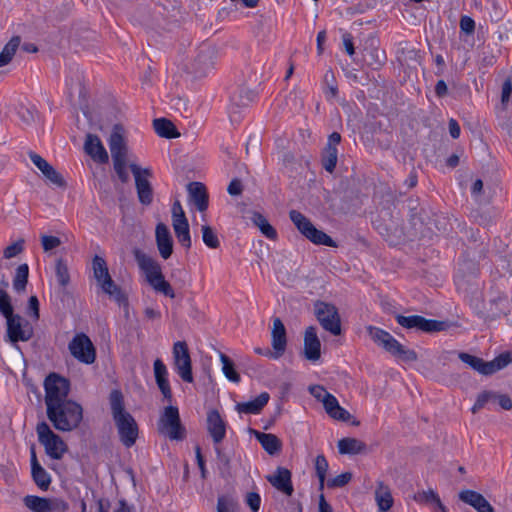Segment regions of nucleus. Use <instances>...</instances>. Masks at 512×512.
Segmentation results:
<instances>
[{"label": "nucleus", "mask_w": 512, "mask_h": 512, "mask_svg": "<svg viewBox=\"0 0 512 512\" xmlns=\"http://www.w3.org/2000/svg\"><path fill=\"white\" fill-rule=\"evenodd\" d=\"M111 415L121 443L132 447L138 438L139 428L134 417L126 410L124 397L120 390H112L109 395Z\"/></svg>", "instance_id": "nucleus-1"}, {"label": "nucleus", "mask_w": 512, "mask_h": 512, "mask_svg": "<svg viewBox=\"0 0 512 512\" xmlns=\"http://www.w3.org/2000/svg\"><path fill=\"white\" fill-rule=\"evenodd\" d=\"M114 171L122 183L129 181L128 163V129L123 123H115L107 140Z\"/></svg>", "instance_id": "nucleus-2"}, {"label": "nucleus", "mask_w": 512, "mask_h": 512, "mask_svg": "<svg viewBox=\"0 0 512 512\" xmlns=\"http://www.w3.org/2000/svg\"><path fill=\"white\" fill-rule=\"evenodd\" d=\"M135 260L140 270L144 273L148 284L157 292L171 299L175 298V292L168 281L165 280L161 265L156 259L138 248L133 250Z\"/></svg>", "instance_id": "nucleus-3"}, {"label": "nucleus", "mask_w": 512, "mask_h": 512, "mask_svg": "<svg viewBox=\"0 0 512 512\" xmlns=\"http://www.w3.org/2000/svg\"><path fill=\"white\" fill-rule=\"evenodd\" d=\"M47 417L55 429L68 432L80 425L83 419V409L77 402L66 400L48 409Z\"/></svg>", "instance_id": "nucleus-4"}, {"label": "nucleus", "mask_w": 512, "mask_h": 512, "mask_svg": "<svg viewBox=\"0 0 512 512\" xmlns=\"http://www.w3.org/2000/svg\"><path fill=\"white\" fill-rule=\"evenodd\" d=\"M366 329L373 342L381 346L386 352L405 362L417 361V353L414 350L407 349L387 331L374 326H368Z\"/></svg>", "instance_id": "nucleus-5"}, {"label": "nucleus", "mask_w": 512, "mask_h": 512, "mask_svg": "<svg viewBox=\"0 0 512 512\" xmlns=\"http://www.w3.org/2000/svg\"><path fill=\"white\" fill-rule=\"evenodd\" d=\"M458 357L462 362L466 363L480 374L486 376L492 375L512 363V354L509 352L501 353L491 361H484L482 358L465 352L459 353Z\"/></svg>", "instance_id": "nucleus-6"}, {"label": "nucleus", "mask_w": 512, "mask_h": 512, "mask_svg": "<svg viewBox=\"0 0 512 512\" xmlns=\"http://www.w3.org/2000/svg\"><path fill=\"white\" fill-rule=\"evenodd\" d=\"M289 217L299 232L316 245L336 247L335 241L325 232L318 230L312 222L297 210H291Z\"/></svg>", "instance_id": "nucleus-7"}, {"label": "nucleus", "mask_w": 512, "mask_h": 512, "mask_svg": "<svg viewBox=\"0 0 512 512\" xmlns=\"http://www.w3.org/2000/svg\"><path fill=\"white\" fill-rule=\"evenodd\" d=\"M44 387L47 411L53 406L68 400L70 384L66 378L52 373L45 379Z\"/></svg>", "instance_id": "nucleus-8"}, {"label": "nucleus", "mask_w": 512, "mask_h": 512, "mask_svg": "<svg viewBox=\"0 0 512 512\" xmlns=\"http://www.w3.org/2000/svg\"><path fill=\"white\" fill-rule=\"evenodd\" d=\"M158 430L171 440H182L185 437L177 407L170 405L164 408L158 421Z\"/></svg>", "instance_id": "nucleus-9"}, {"label": "nucleus", "mask_w": 512, "mask_h": 512, "mask_svg": "<svg viewBox=\"0 0 512 512\" xmlns=\"http://www.w3.org/2000/svg\"><path fill=\"white\" fill-rule=\"evenodd\" d=\"M36 432L47 455L56 460L61 459L67 451V445L61 437L55 434L46 422L39 423Z\"/></svg>", "instance_id": "nucleus-10"}, {"label": "nucleus", "mask_w": 512, "mask_h": 512, "mask_svg": "<svg viewBox=\"0 0 512 512\" xmlns=\"http://www.w3.org/2000/svg\"><path fill=\"white\" fill-rule=\"evenodd\" d=\"M314 313L323 329L335 336L341 334L340 315L333 304L317 301L314 305Z\"/></svg>", "instance_id": "nucleus-11"}, {"label": "nucleus", "mask_w": 512, "mask_h": 512, "mask_svg": "<svg viewBox=\"0 0 512 512\" xmlns=\"http://www.w3.org/2000/svg\"><path fill=\"white\" fill-rule=\"evenodd\" d=\"M217 50L214 46L203 45L190 65V72L196 77L206 76L215 66Z\"/></svg>", "instance_id": "nucleus-12"}, {"label": "nucleus", "mask_w": 512, "mask_h": 512, "mask_svg": "<svg viewBox=\"0 0 512 512\" xmlns=\"http://www.w3.org/2000/svg\"><path fill=\"white\" fill-rule=\"evenodd\" d=\"M71 355L79 362L92 364L96 359V350L90 338L84 334H76L68 345Z\"/></svg>", "instance_id": "nucleus-13"}, {"label": "nucleus", "mask_w": 512, "mask_h": 512, "mask_svg": "<svg viewBox=\"0 0 512 512\" xmlns=\"http://www.w3.org/2000/svg\"><path fill=\"white\" fill-rule=\"evenodd\" d=\"M129 168L135 178V186L139 201L143 205H150L153 200L152 186L149 182L151 170L149 168L142 169L135 163H130Z\"/></svg>", "instance_id": "nucleus-14"}, {"label": "nucleus", "mask_w": 512, "mask_h": 512, "mask_svg": "<svg viewBox=\"0 0 512 512\" xmlns=\"http://www.w3.org/2000/svg\"><path fill=\"white\" fill-rule=\"evenodd\" d=\"M173 360L175 369L179 376L181 377V379L185 382L192 383L193 374L191 358L187 343L185 341H177L176 343H174Z\"/></svg>", "instance_id": "nucleus-15"}, {"label": "nucleus", "mask_w": 512, "mask_h": 512, "mask_svg": "<svg viewBox=\"0 0 512 512\" xmlns=\"http://www.w3.org/2000/svg\"><path fill=\"white\" fill-rule=\"evenodd\" d=\"M7 320V336L12 343L19 341H28L33 331L19 315L13 313L6 317Z\"/></svg>", "instance_id": "nucleus-16"}, {"label": "nucleus", "mask_w": 512, "mask_h": 512, "mask_svg": "<svg viewBox=\"0 0 512 512\" xmlns=\"http://www.w3.org/2000/svg\"><path fill=\"white\" fill-rule=\"evenodd\" d=\"M271 337L274 352L267 350L264 354L278 359L284 354L287 345L286 328L280 318H274L273 320Z\"/></svg>", "instance_id": "nucleus-17"}, {"label": "nucleus", "mask_w": 512, "mask_h": 512, "mask_svg": "<svg viewBox=\"0 0 512 512\" xmlns=\"http://www.w3.org/2000/svg\"><path fill=\"white\" fill-rule=\"evenodd\" d=\"M29 158L32 163L41 171L43 176L57 187H66V181L63 176L42 156L35 152H29Z\"/></svg>", "instance_id": "nucleus-18"}, {"label": "nucleus", "mask_w": 512, "mask_h": 512, "mask_svg": "<svg viewBox=\"0 0 512 512\" xmlns=\"http://www.w3.org/2000/svg\"><path fill=\"white\" fill-rule=\"evenodd\" d=\"M84 151L91 159L100 164H106L109 161V155L106 151L100 137L88 133L84 141Z\"/></svg>", "instance_id": "nucleus-19"}, {"label": "nucleus", "mask_w": 512, "mask_h": 512, "mask_svg": "<svg viewBox=\"0 0 512 512\" xmlns=\"http://www.w3.org/2000/svg\"><path fill=\"white\" fill-rule=\"evenodd\" d=\"M266 479L274 488L285 495L291 496L293 494L291 472L287 468L278 467L273 474L267 475Z\"/></svg>", "instance_id": "nucleus-20"}, {"label": "nucleus", "mask_w": 512, "mask_h": 512, "mask_svg": "<svg viewBox=\"0 0 512 512\" xmlns=\"http://www.w3.org/2000/svg\"><path fill=\"white\" fill-rule=\"evenodd\" d=\"M341 141V135L333 132L322 152V165L327 172L332 173L337 164V145Z\"/></svg>", "instance_id": "nucleus-21"}, {"label": "nucleus", "mask_w": 512, "mask_h": 512, "mask_svg": "<svg viewBox=\"0 0 512 512\" xmlns=\"http://www.w3.org/2000/svg\"><path fill=\"white\" fill-rule=\"evenodd\" d=\"M304 356L307 360L314 362L318 361L321 357V342L314 326H309L305 330Z\"/></svg>", "instance_id": "nucleus-22"}, {"label": "nucleus", "mask_w": 512, "mask_h": 512, "mask_svg": "<svg viewBox=\"0 0 512 512\" xmlns=\"http://www.w3.org/2000/svg\"><path fill=\"white\" fill-rule=\"evenodd\" d=\"M189 200L192 202L197 210L204 213L209 204V196L206 187L201 182H191L187 186Z\"/></svg>", "instance_id": "nucleus-23"}, {"label": "nucleus", "mask_w": 512, "mask_h": 512, "mask_svg": "<svg viewBox=\"0 0 512 512\" xmlns=\"http://www.w3.org/2000/svg\"><path fill=\"white\" fill-rule=\"evenodd\" d=\"M156 244L163 259H168L173 252V240L170 231L164 223H158L155 230Z\"/></svg>", "instance_id": "nucleus-24"}, {"label": "nucleus", "mask_w": 512, "mask_h": 512, "mask_svg": "<svg viewBox=\"0 0 512 512\" xmlns=\"http://www.w3.org/2000/svg\"><path fill=\"white\" fill-rule=\"evenodd\" d=\"M207 430L215 443H220L226 434V424L217 410L207 413Z\"/></svg>", "instance_id": "nucleus-25"}, {"label": "nucleus", "mask_w": 512, "mask_h": 512, "mask_svg": "<svg viewBox=\"0 0 512 512\" xmlns=\"http://www.w3.org/2000/svg\"><path fill=\"white\" fill-rule=\"evenodd\" d=\"M459 499L472 506L478 512H494L492 505L484 496L473 490H463L459 493Z\"/></svg>", "instance_id": "nucleus-26"}, {"label": "nucleus", "mask_w": 512, "mask_h": 512, "mask_svg": "<svg viewBox=\"0 0 512 512\" xmlns=\"http://www.w3.org/2000/svg\"><path fill=\"white\" fill-rule=\"evenodd\" d=\"M154 375L158 388L160 389L163 397L168 401L172 400V391L167 379L168 371L165 364L160 359L154 361Z\"/></svg>", "instance_id": "nucleus-27"}, {"label": "nucleus", "mask_w": 512, "mask_h": 512, "mask_svg": "<svg viewBox=\"0 0 512 512\" xmlns=\"http://www.w3.org/2000/svg\"><path fill=\"white\" fill-rule=\"evenodd\" d=\"M323 407L326 413L334 420L347 422L350 420V413L339 405L338 400L334 395L330 393V395H326V398L323 399Z\"/></svg>", "instance_id": "nucleus-28"}, {"label": "nucleus", "mask_w": 512, "mask_h": 512, "mask_svg": "<svg viewBox=\"0 0 512 512\" xmlns=\"http://www.w3.org/2000/svg\"><path fill=\"white\" fill-rule=\"evenodd\" d=\"M102 291L114 299L119 306H128V298L122 289L109 277L98 284Z\"/></svg>", "instance_id": "nucleus-29"}, {"label": "nucleus", "mask_w": 512, "mask_h": 512, "mask_svg": "<svg viewBox=\"0 0 512 512\" xmlns=\"http://www.w3.org/2000/svg\"><path fill=\"white\" fill-rule=\"evenodd\" d=\"M269 398V394L267 392H263L252 401L238 403L236 409L239 413L258 414L268 403Z\"/></svg>", "instance_id": "nucleus-30"}, {"label": "nucleus", "mask_w": 512, "mask_h": 512, "mask_svg": "<svg viewBox=\"0 0 512 512\" xmlns=\"http://www.w3.org/2000/svg\"><path fill=\"white\" fill-rule=\"evenodd\" d=\"M337 446L340 454L356 455L364 453L367 449L363 441L351 437L339 440Z\"/></svg>", "instance_id": "nucleus-31"}, {"label": "nucleus", "mask_w": 512, "mask_h": 512, "mask_svg": "<svg viewBox=\"0 0 512 512\" xmlns=\"http://www.w3.org/2000/svg\"><path fill=\"white\" fill-rule=\"evenodd\" d=\"M375 500L379 510L382 512L388 511L393 505V498L390 488L383 482H378V486L375 491Z\"/></svg>", "instance_id": "nucleus-32"}, {"label": "nucleus", "mask_w": 512, "mask_h": 512, "mask_svg": "<svg viewBox=\"0 0 512 512\" xmlns=\"http://www.w3.org/2000/svg\"><path fill=\"white\" fill-rule=\"evenodd\" d=\"M257 440L260 442L264 450L269 453L270 455H273L281 450V441L280 439L274 435V434H268V433H262L257 432L256 433Z\"/></svg>", "instance_id": "nucleus-33"}, {"label": "nucleus", "mask_w": 512, "mask_h": 512, "mask_svg": "<svg viewBox=\"0 0 512 512\" xmlns=\"http://www.w3.org/2000/svg\"><path fill=\"white\" fill-rule=\"evenodd\" d=\"M413 499L419 504H435L441 512H448L438 494L433 489L419 491L414 494Z\"/></svg>", "instance_id": "nucleus-34"}, {"label": "nucleus", "mask_w": 512, "mask_h": 512, "mask_svg": "<svg viewBox=\"0 0 512 512\" xmlns=\"http://www.w3.org/2000/svg\"><path fill=\"white\" fill-rule=\"evenodd\" d=\"M153 127L160 137L176 138L180 135L177 132L175 125L170 120L165 118L155 119L153 121Z\"/></svg>", "instance_id": "nucleus-35"}, {"label": "nucleus", "mask_w": 512, "mask_h": 512, "mask_svg": "<svg viewBox=\"0 0 512 512\" xmlns=\"http://www.w3.org/2000/svg\"><path fill=\"white\" fill-rule=\"evenodd\" d=\"M251 220L268 239L275 240L277 238L276 230L262 214L254 212Z\"/></svg>", "instance_id": "nucleus-36"}, {"label": "nucleus", "mask_w": 512, "mask_h": 512, "mask_svg": "<svg viewBox=\"0 0 512 512\" xmlns=\"http://www.w3.org/2000/svg\"><path fill=\"white\" fill-rule=\"evenodd\" d=\"M415 328L424 332H438L445 330L447 328V324L443 321L426 319L422 316H418Z\"/></svg>", "instance_id": "nucleus-37"}, {"label": "nucleus", "mask_w": 512, "mask_h": 512, "mask_svg": "<svg viewBox=\"0 0 512 512\" xmlns=\"http://www.w3.org/2000/svg\"><path fill=\"white\" fill-rule=\"evenodd\" d=\"M92 269L97 284L111 277L104 258L96 255L92 261Z\"/></svg>", "instance_id": "nucleus-38"}, {"label": "nucleus", "mask_w": 512, "mask_h": 512, "mask_svg": "<svg viewBox=\"0 0 512 512\" xmlns=\"http://www.w3.org/2000/svg\"><path fill=\"white\" fill-rule=\"evenodd\" d=\"M20 44L19 37H13L3 48L0 53V67L9 64L14 57Z\"/></svg>", "instance_id": "nucleus-39"}, {"label": "nucleus", "mask_w": 512, "mask_h": 512, "mask_svg": "<svg viewBox=\"0 0 512 512\" xmlns=\"http://www.w3.org/2000/svg\"><path fill=\"white\" fill-rule=\"evenodd\" d=\"M23 502L32 512H47L48 498L27 495L23 498Z\"/></svg>", "instance_id": "nucleus-40"}, {"label": "nucleus", "mask_w": 512, "mask_h": 512, "mask_svg": "<svg viewBox=\"0 0 512 512\" xmlns=\"http://www.w3.org/2000/svg\"><path fill=\"white\" fill-rule=\"evenodd\" d=\"M203 243L210 249H218L220 247V240L215 230L208 224L201 226Z\"/></svg>", "instance_id": "nucleus-41"}, {"label": "nucleus", "mask_w": 512, "mask_h": 512, "mask_svg": "<svg viewBox=\"0 0 512 512\" xmlns=\"http://www.w3.org/2000/svg\"><path fill=\"white\" fill-rule=\"evenodd\" d=\"M219 358L222 363V371L226 378L234 383H238L240 381V375L235 370L232 360L224 353H220Z\"/></svg>", "instance_id": "nucleus-42"}, {"label": "nucleus", "mask_w": 512, "mask_h": 512, "mask_svg": "<svg viewBox=\"0 0 512 512\" xmlns=\"http://www.w3.org/2000/svg\"><path fill=\"white\" fill-rule=\"evenodd\" d=\"M29 268L27 264H21L16 269V275L13 280V287L17 292H23L28 282Z\"/></svg>", "instance_id": "nucleus-43"}, {"label": "nucleus", "mask_w": 512, "mask_h": 512, "mask_svg": "<svg viewBox=\"0 0 512 512\" xmlns=\"http://www.w3.org/2000/svg\"><path fill=\"white\" fill-rule=\"evenodd\" d=\"M496 392L494 391H482L478 394L477 399L471 409L473 414H476L479 410L485 407L488 403H496Z\"/></svg>", "instance_id": "nucleus-44"}, {"label": "nucleus", "mask_w": 512, "mask_h": 512, "mask_svg": "<svg viewBox=\"0 0 512 512\" xmlns=\"http://www.w3.org/2000/svg\"><path fill=\"white\" fill-rule=\"evenodd\" d=\"M315 471L319 479V489L322 490L325 485L326 474L328 471V462L324 455H318L315 459Z\"/></svg>", "instance_id": "nucleus-45"}, {"label": "nucleus", "mask_w": 512, "mask_h": 512, "mask_svg": "<svg viewBox=\"0 0 512 512\" xmlns=\"http://www.w3.org/2000/svg\"><path fill=\"white\" fill-rule=\"evenodd\" d=\"M32 477L41 490H47L49 488L51 478L42 466L32 469Z\"/></svg>", "instance_id": "nucleus-46"}, {"label": "nucleus", "mask_w": 512, "mask_h": 512, "mask_svg": "<svg viewBox=\"0 0 512 512\" xmlns=\"http://www.w3.org/2000/svg\"><path fill=\"white\" fill-rule=\"evenodd\" d=\"M55 273L58 283L62 287H66L70 282V275L67 264L63 259L56 261Z\"/></svg>", "instance_id": "nucleus-47"}, {"label": "nucleus", "mask_w": 512, "mask_h": 512, "mask_svg": "<svg viewBox=\"0 0 512 512\" xmlns=\"http://www.w3.org/2000/svg\"><path fill=\"white\" fill-rule=\"evenodd\" d=\"M352 479L351 472H344L334 478L329 479L326 484L328 488H340L347 485Z\"/></svg>", "instance_id": "nucleus-48"}, {"label": "nucleus", "mask_w": 512, "mask_h": 512, "mask_svg": "<svg viewBox=\"0 0 512 512\" xmlns=\"http://www.w3.org/2000/svg\"><path fill=\"white\" fill-rule=\"evenodd\" d=\"M69 504L61 498H48L47 512H67Z\"/></svg>", "instance_id": "nucleus-49"}, {"label": "nucleus", "mask_w": 512, "mask_h": 512, "mask_svg": "<svg viewBox=\"0 0 512 512\" xmlns=\"http://www.w3.org/2000/svg\"><path fill=\"white\" fill-rule=\"evenodd\" d=\"M24 239H19L4 249L3 256L6 259H11L20 254L24 249Z\"/></svg>", "instance_id": "nucleus-50"}, {"label": "nucleus", "mask_w": 512, "mask_h": 512, "mask_svg": "<svg viewBox=\"0 0 512 512\" xmlns=\"http://www.w3.org/2000/svg\"><path fill=\"white\" fill-rule=\"evenodd\" d=\"M61 240L56 236L42 235L41 244L44 252H50L51 250L61 245Z\"/></svg>", "instance_id": "nucleus-51"}, {"label": "nucleus", "mask_w": 512, "mask_h": 512, "mask_svg": "<svg viewBox=\"0 0 512 512\" xmlns=\"http://www.w3.org/2000/svg\"><path fill=\"white\" fill-rule=\"evenodd\" d=\"M235 506L236 504L231 497L220 496L217 501V512H233Z\"/></svg>", "instance_id": "nucleus-52"}, {"label": "nucleus", "mask_w": 512, "mask_h": 512, "mask_svg": "<svg viewBox=\"0 0 512 512\" xmlns=\"http://www.w3.org/2000/svg\"><path fill=\"white\" fill-rule=\"evenodd\" d=\"M0 312L6 318L13 313V308L10 303L8 294L0 289Z\"/></svg>", "instance_id": "nucleus-53"}, {"label": "nucleus", "mask_w": 512, "mask_h": 512, "mask_svg": "<svg viewBox=\"0 0 512 512\" xmlns=\"http://www.w3.org/2000/svg\"><path fill=\"white\" fill-rule=\"evenodd\" d=\"M418 316L419 315H412V316L398 315L396 317V320H397L398 324L401 325L402 327L407 328V329H412V328H415V326H416V321L418 319Z\"/></svg>", "instance_id": "nucleus-54"}, {"label": "nucleus", "mask_w": 512, "mask_h": 512, "mask_svg": "<svg viewBox=\"0 0 512 512\" xmlns=\"http://www.w3.org/2000/svg\"><path fill=\"white\" fill-rule=\"evenodd\" d=\"M512 93V82L510 78H507L503 85L501 91V103L503 106H506L510 101V96Z\"/></svg>", "instance_id": "nucleus-55"}, {"label": "nucleus", "mask_w": 512, "mask_h": 512, "mask_svg": "<svg viewBox=\"0 0 512 512\" xmlns=\"http://www.w3.org/2000/svg\"><path fill=\"white\" fill-rule=\"evenodd\" d=\"M246 503L252 512H258L260 508L261 498L258 493L250 492L246 496Z\"/></svg>", "instance_id": "nucleus-56"}, {"label": "nucleus", "mask_w": 512, "mask_h": 512, "mask_svg": "<svg viewBox=\"0 0 512 512\" xmlns=\"http://www.w3.org/2000/svg\"><path fill=\"white\" fill-rule=\"evenodd\" d=\"M460 29L468 35L473 34L475 30V21L469 16H462L460 19Z\"/></svg>", "instance_id": "nucleus-57"}, {"label": "nucleus", "mask_w": 512, "mask_h": 512, "mask_svg": "<svg viewBox=\"0 0 512 512\" xmlns=\"http://www.w3.org/2000/svg\"><path fill=\"white\" fill-rule=\"evenodd\" d=\"M299 94V90L297 88H293L286 97V104L291 106L292 108L302 106V100L299 97Z\"/></svg>", "instance_id": "nucleus-58"}, {"label": "nucleus", "mask_w": 512, "mask_h": 512, "mask_svg": "<svg viewBox=\"0 0 512 512\" xmlns=\"http://www.w3.org/2000/svg\"><path fill=\"white\" fill-rule=\"evenodd\" d=\"M172 226H173V229H174V232H175V235L178 236L180 234H185L187 232H190L189 231V223H188V220L187 218L186 219H179V220H175V221H172Z\"/></svg>", "instance_id": "nucleus-59"}, {"label": "nucleus", "mask_w": 512, "mask_h": 512, "mask_svg": "<svg viewBox=\"0 0 512 512\" xmlns=\"http://www.w3.org/2000/svg\"><path fill=\"white\" fill-rule=\"evenodd\" d=\"M309 392L311 395L316 398L318 401L323 403V399L326 398V395H330L329 392L321 385H312L309 387Z\"/></svg>", "instance_id": "nucleus-60"}, {"label": "nucleus", "mask_w": 512, "mask_h": 512, "mask_svg": "<svg viewBox=\"0 0 512 512\" xmlns=\"http://www.w3.org/2000/svg\"><path fill=\"white\" fill-rule=\"evenodd\" d=\"M496 403L504 409V410H511L512 409V400L511 398L506 394H499L496 392Z\"/></svg>", "instance_id": "nucleus-61"}, {"label": "nucleus", "mask_w": 512, "mask_h": 512, "mask_svg": "<svg viewBox=\"0 0 512 512\" xmlns=\"http://www.w3.org/2000/svg\"><path fill=\"white\" fill-rule=\"evenodd\" d=\"M171 213H172V221H175L176 219L179 220V219H186V215H185V212L181 206V203L176 200L173 205H172V209H171Z\"/></svg>", "instance_id": "nucleus-62"}, {"label": "nucleus", "mask_w": 512, "mask_h": 512, "mask_svg": "<svg viewBox=\"0 0 512 512\" xmlns=\"http://www.w3.org/2000/svg\"><path fill=\"white\" fill-rule=\"evenodd\" d=\"M227 191L232 196H239L243 191V185L239 179H233L228 185Z\"/></svg>", "instance_id": "nucleus-63"}, {"label": "nucleus", "mask_w": 512, "mask_h": 512, "mask_svg": "<svg viewBox=\"0 0 512 512\" xmlns=\"http://www.w3.org/2000/svg\"><path fill=\"white\" fill-rule=\"evenodd\" d=\"M28 310L35 320L39 319V301L36 296H31L29 298Z\"/></svg>", "instance_id": "nucleus-64"}]
</instances>
